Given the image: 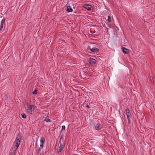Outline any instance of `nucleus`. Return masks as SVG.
<instances>
[{"label":"nucleus","instance_id":"14","mask_svg":"<svg viewBox=\"0 0 155 155\" xmlns=\"http://www.w3.org/2000/svg\"><path fill=\"white\" fill-rule=\"evenodd\" d=\"M107 21H106V23H109L111 21V17L110 16H108V19L107 20Z\"/></svg>","mask_w":155,"mask_h":155},{"label":"nucleus","instance_id":"9","mask_svg":"<svg viewBox=\"0 0 155 155\" xmlns=\"http://www.w3.org/2000/svg\"><path fill=\"white\" fill-rule=\"evenodd\" d=\"M122 52L124 54H128L130 52L129 49H127L125 47H122Z\"/></svg>","mask_w":155,"mask_h":155},{"label":"nucleus","instance_id":"2","mask_svg":"<svg viewBox=\"0 0 155 155\" xmlns=\"http://www.w3.org/2000/svg\"><path fill=\"white\" fill-rule=\"evenodd\" d=\"M90 124L91 127L94 128L95 130H100L103 127V126L100 123H98L97 124L96 123L94 120H92L91 121Z\"/></svg>","mask_w":155,"mask_h":155},{"label":"nucleus","instance_id":"16","mask_svg":"<svg viewBox=\"0 0 155 155\" xmlns=\"http://www.w3.org/2000/svg\"><path fill=\"white\" fill-rule=\"evenodd\" d=\"M45 142V139L44 137L41 138L40 140V143H44Z\"/></svg>","mask_w":155,"mask_h":155},{"label":"nucleus","instance_id":"21","mask_svg":"<svg viewBox=\"0 0 155 155\" xmlns=\"http://www.w3.org/2000/svg\"><path fill=\"white\" fill-rule=\"evenodd\" d=\"M3 28V27L2 26V25H0V32L2 30Z\"/></svg>","mask_w":155,"mask_h":155},{"label":"nucleus","instance_id":"19","mask_svg":"<svg viewBox=\"0 0 155 155\" xmlns=\"http://www.w3.org/2000/svg\"><path fill=\"white\" fill-rule=\"evenodd\" d=\"M65 126L63 125V126H62V129L61 131H61L62 130H65ZM61 133V132H60V133Z\"/></svg>","mask_w":155,"mask_h":155},{"label":"nucleus","instance_id":"10","mask_svg":"<svg viewBox=\"0 0 155 155\" xmlns=\"http://www.w3.org/2000/svg\"><path fill=\"white\" fill-rule=\"evenodd\" d=\"M127 116V117H131V114L129 110L127 108L125 110Z\"/></svg>","mask_w":155,"mask_h":155},{"label":"nucleus","instance_id":"15","mask_svg":"<svg viewBox=\"0 0 155 155\" xmlns=\"http://www.w3.org/2000/svg\"><path fill=\"white\" fill-rule=\"evenodd\" d=\"M44 143H40V146L38 150V153H39V151L40 150H41V149H42V148L44 146Z\"/></svg>","mask_w":155,"mask_h":155},{"label":"nucleus","instance_id":"8","mask_svg":"<svg viewBox=\"0 0 155 155\" xmlns=\"http://www.w3.org/2000/svg\"><path fill=\"white\" fill-rule=\"evenodd\" d=\"M65 7L66 8V11L68 12H71L73 11V10L71 8L70 5H66L65 6Z\"/></svg>","mask_w":155,"mask_h":155},{"label":"nucleus","instance_id":"1","mask_svg":"<svg viewBox=\"0 0 155 155\" xmlns=\"http://www.w3.org/2000/svg\"><path fill=\"white\" fill-rule=\"evenodd\" d=\"M22 136L21 134H18L17 136L16 137L14 143L15 145L13 147V151L10 155H15L16 151L19 147L21 143V141L22 140Z\"/></svg>","mask_w":155,"mask_h":155},{"label":"nucleus","instance_id":"7","mask_svg":"<svg viewBox=\"0 0 155 155\" xmlns=\"http://www.w3.org/2000/svg\"><path fill=\"white\" fill-rule=\"evenodd\" d=\"M91 6L89 4H86L84 5L83 7L88 10V11H91Z\"/></svg>","mask_w":155,"mask_h":155},{"label":"nucleus","instance_id":"5","mask_svg":"<svg viewBox=\"0 0 155 155\" xmlns=\"http://www.w3.org/2000/svg\"><path fill=\"white\" fill-rule=\"evenodd\" d=\"M32 108H33V109H34V106L33 105H30L29 107H28V109H27V112L29 114H32Z\"/></svg>","mask_w":155,"mask_h":155},{"label":"nucleus","instance_id":"24","mask_svg":"<svg viewBox=\"0 0 155 155\" xmlns=\"http://www.w3.org/2000/svg\"><path fill=\"white\" fill-rule=\"evenodd\" d=\"M107 27H108L109 28L110 27V26L109 25L107 24Z\"/></svg>","mask_w":155,"mask_h":155},{"label":"nucleus","instance_id":"26","mask_svg":"<svg viewBox=\"0 0 155 155\" xmlns=\"http://www.w3.org/2000/svg\"><path fill=\"white\" fill-rule=\"evenodd\" d=\"M84 98H87V97H85V96H84Z\"/></svg>","mask_w":155,"mask_h":155},{"label":"nucleus","instance_id":"23","mask_svg":"<svg viewBox=\"0 0 155 155\" xmlns=\"http://www.w3.org/2000/svg\"><path fill=\"white\" fill-rule=\"evenodd\" d=\"M100 56H98V54H97L96 55H95L94 56V57L95 58H98L99 57H100Z\"/></svg>","mask_w":155,"mask_h":155},{"label":"nucleus","instance_id":"25","mask_svg":"<svg viewBox=\"0 0 155 155\" xmlns=\"http://www.w3.org/2000/svg\"><path fill=\"white\" fill-rule=\"evenodd\" d=\"M104 27H105L107 28L108 29V28H107V27L106 26H105V24L104 25Z\"/></svg>","mask_w":155,"mask_h":155},{"label":"nucleus","instance_id":"18","mask_svg":"<svg viewBox=\"0 0 155 155\" xmlns=\"http://www.w3.org/2000/svg\"><path fill=\"white\" fill-rule=\"evenodd\" d=\"M21 117L23 118H25L26 117V115L25 113H22L21 114Z\"/></svg>","mask_w":155,"mask_h":155},{"label":"nucleus","instance_id":"27","mask_svg":"<svg viewBox=\"0 0 155 155\" xmlns=\"http://www.w3.org/2000/svg\"><path fill=\"white\" fill-rule=\"evenodd\" d=\"M26 104L27 105H28V103H26Z\"/></svg>","mask_w":155,"mask_h":155},{"label":"nucleus","instance_id":"3","mask_svg":"<svg viewBox=\"0 0 155 155\" xmlns=\"http://www.w3.org/2000/svg\"><path fill=\"white\" fill-rule=\"evenodd\" d=\"M65 143H59L58 144V149L57 151L58 153H59L61 152L62 149L65 147Z\"/></svg>","mask_w":155,"mask_h":155},{"label":"nucleus","instance_id":"11","mask_svg":"<svg viewBox=\"0 0 155 155\" xmlns=\"http://www.w3.org/2000/svg\"><path fill=\"white\" fill-rule=\"evenodd\" d=\"M59 143H65V141H64V140L63 134H62L61 136Z\"/></svg>","mask_w":155,"mask_h":155},{"label":"nucleus","instance_id":"20","mask_svg":"<svg viewBox=\"0 0 155 155\" xmlns=\"http://www.w3.org/2000/svg\"><path fill=\"white\" fill-rule=\"evenodd\" d=\"M130 117H127L128 120V123L129 124H130V121H131L130 120Z\"/></svg>","mask_w":155,"mask_h":155},{"label":"nucleus","instance_id":"13","mask_svg":"<svg viewBox=\"0 0 155 155\" xmlns=\"http://www.w3.org/2000/svg\"><path fill=\"white\" fill-rule=\"evenodd\" d=\"M5 18L4 17H3V19H2V20L1 21V24L0 25H2V27L3 26V24H4V23H5Z\"/></svg>","mask_w":155,"mask_h":155},{"label":"nucleus","instance_id":"12","mask_svg":"<svg viewBox=\"0 0 155 155\" xmlns=\"http://www.w3.org/2000/svg\"><path fill=\"white\" fill-rule=\"evenodd\" d=\"M44 121H45L47 122H49L51 121V120L48 118V116H47L46 117Z\"/></svg>","mask_w":155,"mask_h":155},{"label":"nucleus","instance_id":"17","mask_svg":"<svg viewBox=\"0 0 155 155\" xmlns=\"http://www.w3.org/2000/svg\"><path fill=\"white\" fill-rule=\"evenodd\" d=\"M37 91L38 90H37V88H35L34 91L32 92V94L33 95L36 94L37 93Z\"/></svg>","mask_w":155,"mask_h":155},{"label":"nucleus","instance_id":"4","mask_svg":"<svg viewBox=\"0 0 155 155\" xmlns=\"http://www.w3.org/2000/svg\"><path fill=\"white\" fill-rule=\"evenodd\" d=\"M88 61L91 66L97 64L96 63V61L95 59H88Z\"/></svg>","mask_w":155,"mask_h":155},{"label":"nucleus","instance_id":"22","mask_svg":"<svg viewBox=\"0 0 155 155\" xmlns=\"http://www.w3.org/2000/svg\"><path fill=\"white\" fill-rule=\"evenodd\" d=\"M87 108H90V106H89V105L87 104L86 106H85Z\"/></svg>","mask_w":155,"mask_h":155},{"label":"nucleus","instance_id":"6","mask_svg":"<svg viewBox=\"0 0 155 155\" xmlns=\"http://www.w3.org/2000/svg\"><path fill=\"white\" fill-rule=\"evenodd\" d=\"M90 51L93 53H97L99 51V49L97 48H90Z\"/></svg>","mask_w":155,"mask_h":155}]
</instances>
